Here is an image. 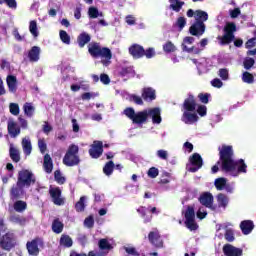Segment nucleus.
I'll return each mask as SVG.
<instances>
[{
	"instance_id": "obj_1",
	"label": "nucleus",
	"mask_w": 256,
	"mask_h": 256,
	"mask_svg": "<svg viewBox=\"0 0 256 256\" xmlns=\"http://www.w3.org/2000/svg\"><path fill=\"white\" fill-rule=\"evenodd\" d=\"M222 169L232 177H239L240 173H247V164L243 159L233 160V147L223 145L219 148Z\"/></svg>"
},
{
	"instance_id": "obj_2",
	"label": "nucleus",
	"mask_w": 256,
	"mask_h": 256,
	"mask_svg": "<svg viewBox=\"0 0 256 256\" xmlns=\"http://www.w3.org/2000/svg\"><path fill=\"white\" fill-rule=\"evenodd\" d=\"M124 115H126L128 119H131L133 123H136L138 125L145 123L148 117H151L152 123H155L156 125H159L162 121L161 109L159 108H149L137 113H135V110L133 108H126L124 110Z\"/></svg>"
},
{
	"instance_id": "obj_3",
	"label": "nucleus",
	"mask_w": 256,
	"mask_h": 256,
	"mask_svg": "<svg viewBox=\"0 0 256 256\" xmlns=\"http://www.w3.org/2000/svg\"><path fill=\"white\" fill-rule=\"evenodd\" d=\"M197 103H195V98L190 96L184 101L183 104V115L182 121L186 125H193V123H197L199 121V116H197Z\"/></svg>"
},
{
	"instance_id": "obj_4",
	"label": "nucleus",
	"mask_w": 256,
	"mask_h": 256,
	"mask_svg": "<svg viewBox=\"0 0 256 256\" xmlns=\"http://www.w3.org/2000/svg\"><path fill=\"white\" fill-rule=\"evenodd\" d=\"M195 21L196 23L190 27V34L196 37H201L205 33V21L209 19L207 12L203 10L195 11Z\"/></svg>"
},
{
	"instance_id": "obj_5",
	"label": "nucleus",
	"mask_w": 256,
	"mask_h": 256,
	"mask_svg": "<svg viewBox=\"0 0 256 256\" xmlns=\"http://www.w3.org/2000/svg\"><path fill=\"white\" fill-rule=\"evenodd\" d=\"M88 51L92 57H101L103 65H109L112 57L109 48H101L99 43L92 42L88 45Z\"/></svg>"
},
{
	"instance_id": "obj_6",
	"label": "nucleus",
	"mask_w": 256,
	"mask_h": 256,
	"mask_svg": "<svg viewBox=\"0 0 256 256\" xmlns=\"http://www.w3.org/2000/svg\"><path fill=\"white\" fill-rule=\"evenodd\" d=\"M78 153H79V146L75 144L70 145L67 153L63 158L64 165H67V167H75V165L80 163Z\"/></svg>"
},
{
	"instance_id": "obj_7",
	"label": "nucleus",
	"mask_w": 256,
	"mask_h": 256,
	"mask_svg": "<svg viewBox=\"0 0 256 256\" xmlns=\"http://www.w3.org/2000/svg\"><path fill=\"white\" fill-rule=\"evenodd\" d=\"M237 31V26L235 23H227L224 27V35L218 36V41H220V45H229L233 39H235V35H233Z\"/></svg>"
},
{
	"instance_id": "obj_8",
	"label": "nucleus",
	"mask_w": 256,
	"mask_h": 256,
	"mask_svg": "<svg viewBox=\"0 0 256 256\" xmlns=\"http://www.w3.org/2000/svg\"><path fill=\"white\" fill-rule=\"evenodd\" d=\"M35 183V176L29 170H22L19 172L18 176V186L19 187H29Z\"/></svg>"
},
{
	"instance_id": "obj_9",
	"label": "nucleus",
	"mask_w": 256,
	"mask_h": 256,
	"mask_svg": "<svg viewBox=\"0 0 256 256\" xmlns=\"http://www.w3.org/2000/svg\"><path fill=\"white\" fill-rule=\"evenodd\" d=\"M185 217V225L190 231H196L197 223L195 222V208L188 206L186 211L183 212Z\"/></svg>"
},
{
	"instance_id": "obj_10",
	"label": "nucleus",
	"mask_w": 256,
	"mask_h": 256,
	"mask_svg": "<svg viewBox=\"0 0 256 256\" xmlns=\"http://www.w3.org/2000/svg\"><path fill=\"white\" fill-rule=\"evenodd\" d=\"M193 43H195V38L186 36L182 42V51H185L186 53H193L194 55H199L203 49H200L197 46H193Z\"/></svg>"
},
{
	"instance_id": "obj_11",
	"label": "nucleus",
	"mask_w": 256,
	"mask_h": 256,
	"mask_svg": "<svg viewBox=\"0 0 256 256\" xmlns=\"http://www.w3.org/2000/svg\"><path fill=\"white\" fill-rule=\"evenodd\" d=\"M137 211L141 215L144 223H151L153 219L152 215H159V213H161V210H159V208L151 206H149L148 208L145 206L139 207ZM148 211L152 213V215L147 214Z\"/></svg>"
},
{
	"instance_id": "obj_12",
	"label": "nucleus",
	"mask_w": 256,
	"mask_h": 256,
	"mask_svg": "<svg viewBox=\"0 0 256 256\" xmlns=\"http://www.w3.org/2000/svg\"><path fill=\"white\" fill-rule=\"evenodd\" d=\"M203 167V158L198 153H194L189 158V163L187 164V169L191 173L199 171V168Z\"/></svg>"
},
{
	"instance_id": "obj_13",
	"label": "nucleus",
	"mask_w": 256,
	"mask_h": 256,
	"mask_svg": "<svg viewBox=\"0 0 256 256\" xmlns=\"http://www.w3.org/2000/svg\"><path fill=\"white\" fill-rule=\"evenodd\" d=\"M0 245L2 249H5L6 251L13 249V247H15V237L13 234L7 233L4 235L0 241Z\"/></svg>"
},
{
	"instance_id": "obj_14",
	"label": "nucleus",
	"mask_w": 256,
	"mask_h": 256,
	"mask_svg": "<svg viewBox=\"0 0 256 256\" xmlns=\"http://www.w3.org/2000/svg\"><path fill=\"white\" fill-rule=\"evenodd\" d=\"M89 155L92 159H99V156L103 155V142L94 141L89 149Z\"/></svg>"
},
{
	"instance_id": "obj_15",
	"label": "nucleus",
	"mask_w": 256,
	"mask_h": 256,
	"mask_svg": "<svg viewBox=\"0 0 256 256\" xmlns=\"http://www.w3.org/2000/svg\"><path fill=\"white\" fill-rule=\"evenodd\" d=\"M223 253L226 256H242L243 249L237 248L231 244H226L223 246Z\"/></svg>"
},
{
	"instance_id": "obj_16",
	"label": "nucleus",
	"mask_w": 256,
	"mask_h": 256,
	"mask_svg": "<svg viewBox=\"0 0 256 256\" xmlns=\"http://www.w3.org/2000/svg\"><path fill=\"white\" fill-rule=\"evenodd\" d=\"M129 53L134 59H141V57L145 55V49H143L141 45L133 44L129 48Z\"/></svg>"
},
{
	"instance_id": "obj_17",
	"label": "nucleus",
	"mask_w": 256,
	"mask_h": 256,
	"mask_svg": "<svg viewBox=\"0 0 256 256\" xmlns=\"http://www.w3.org/2000/svg\"><path fill=\"white\" fill-rule=\"evenodd\" d=\"M199 201L204 207L215 210L213 207V195L211 193H204L200 196Z\"/></svg>"
},
{
	"instance_id": "obj_18",
	"label": "nucleus",
	"mask_w": 256,
	"mask_h": 256,
	"mask_svg": "<svg viewBox=\"0 0 256 256\" xmlns=\"http://www.w3.org/2000/svg\"><path fill=\"white\" fill-rule=\"evenodd\" d=\"M41 55V48L39 46L32 47L28 52V59L32 63H37Z\"/></svg>"
},
{
	"instance_id": "obj_19",
	"label": "nucleus",
	"mask_w": 256,
	"mask_h": 256,
	"mask_svg": "<svg viewBox=\"0 0 256 256\" xmlns=\"http://www.w3.org/2000/svg\"><path fill=\"white\" fill-rule=\"evenodd\" d=\"M8 133L11 135V137H17V135L21 133L19 125H17V122H15L13 119L8 120Z\"/></svg>"
},
{
	"instance_id": "obj_20",
	"label": "nucleus",
	"mask_w": 256,
	"mask_h": 256,
	"mask_svg": "<svg viewBox=\"0 0 256 256\" xmlns=\"http://www.w3.org/2000/svg\"><path fill=\"white\" fill-rule=\"evenodd\" d=\"M39 243H41V240L39 239H35L27 243L29 255H39Z\"/></svg>"
},
{
	"instance_id": "obj_21",
	"label": "nucleus",
	"mask_w": 256,
	"mask_h": 256,
	"mask_svg": "<svg viewBox=\"0 0 256 256\" xmlns=\"http://www.w3.org/2000/svg\"><path fill=\"white\" fill-rule=\"evenodd\" d=\"M50 195L55 205H63V198H61V190L59 188H50Z\"/></svg>"
},
{
	"instance_id": "obj_22",
	"label": "nucleus",
	"mask_w": 256,
	"mask_h": 256,
	"mask_svg": "<svg viewBox=\"0 0 256 256\" xmlns=\"http://www.w3.org/2000/svg\"><path fill=\"white\" fill-rule=\"evenodd\" d=\"M255 225H253V221L251 220H244L240 224V229L244 235H249L251 231H253Z\"/></svg>"
},
{
	"instance_id": "obj_23",
	"label": "nucleus",
	"mask_w": 256,
	"mask_h": 256,
	"mask_svg": "<svg viewBox=\"0 0 256 256\" xmlns=\"http://www.w3.org/2000/svg\"><path fill=\"white\" fill-rule=\"evenodd\" d=\"M142 97L144 101H154L156 99L155 89L151 87L144 88L142 90Z\"/></svg>"
},
{
	"instance_id": "obj_24",
	"label": "nucleus",
	"mask_w": 256,
	"mask_h": 256,
	"mask_svg": "<svg viewBox=\"0 0 256 256\" xmlns=\"http://www.w3.org/2000/svg\"><path fill=\"white\" fill-rule=\"evenodd\" d=\"M149 241L151 242L152 245H155V247H163V241H161L159 232H150Z\"/></svg>"
},
{
	"instance_id": "obj_25",
	"label": "nucleus",
	"mask_w": 256,
	"mask_h": 256,
	"mask_svg": "<svg viewBox=\"0 0 256 256\" xmlns=\"http://www.w3.org/2000/svg\"><path fill=\"white\" fill-rule=\"evenodd\" d=\"M25 186H19V182H17L16 187H13L11 190V197L14 199H19V197H23L25 195V190H23Z\"/></svg>"
},
{
	"instance_id": "obj_26",
	"label": "nucleus",
	"mask_w": 256,
	"mask_h": 256,
	"mask_svg": "<svg viewBox=\"0 0 256 256\" xmlns=\"http://www.w3.org/2000/svg\"><path fill=\"white\" fill-rule=\"evenodd\" d=\"M6 81L9 91H11V93H15V91H17V77L9 75Z\"/></svg>"
},
{
	"instance_id": "obj_27",
	"label": "nucleus",
	"mask_w": 256,
	"mask_h": 256,
	"mask_svg": "<svg viewBox=\"0 0 256 256\" xmlns=\"http://www.w3.org/2000/svg\"><path fill=\"white\" fill-rule=\"evenodd\" d=\"M22 149L26 155H31V151H33V146L31 145V139H29V137H25L22 139Z\"/></svg>"
},
{
	"instance_id": "obj_28",
	"label": "nucleus",
	"mask_w": 256,
	"mask_h": 256,
	"mask_svg": "<svg viewBox=\"0 0 256 256\" xmlns=\"http://www.w3.org/2000/svg\"><path fill=\"white\" fill-rule=\"evenodd\" d=\"M10 157L15 163H19V161H21L19 149H17L13 144H10Z\"/></svg>"
},
{
	"instance_id": "obj_29",
	"label": "nucleus",
	"mask_w": 256,
	"mask_h": 256,
	"mask_svg": "<svg viewBox=\"0 0 256 256\" xmlns=\"http://www.w3.org/2000/svg\"><path fill=\"white\" fill-rule=\"evenodd\" d=\"M43 167L46 173H51L53 171V160L51 159V156H49V154H46L44 156Z\"/></svg>"
},
{
	"instance_id": "obj_30",
	"label": "nucleus",
	"mask_w": 256,
	"mask_h": 256,
	"mask_svg": "<svg viewBox=\"0 0 256 256\" xmlns=\"http://www.w3.org/2000/svg\"><path fill=\"white\" fill-rule=\"evenodd\" d=\"M77 41H78L79 47H83L84 45H87L89 41H91V36L86 32H83L78 36Z\"/></svg>"
},
{
	"instance_id": "obj_31",
	"label": "nucleus",
	"mask_w": 256,
	"mask_h": 256,
	"mask_svg": "<svg viewBox=\"0 0 256 256\" xmlns=\"http://www.w3.org/2000/svg\"><path fill=\"white\" fill-rule=\"evenodd\" d=\"M29 31L34 39L39 37V28L37 27V21L31 20L29 23Z\"/></svg>"
},
{
	"instance_id": "obj_32",
	"label": "nucleus",
	"mask_w": 256,
	"mask_h": 256,
	"mask_svg": "<svg viewBox=\"0 0 256 256\" xmlns=\"http://www.w3.org/2000/svg\"><path fill=\"white\" fill-rule=\"evenodd\" d=\"M217 203L218 207H223V209H225V207L229 205V197H227L225 194H218Z\"/></svg>"
},
{
	"instance_id": "obj_33",
	"label": "nucleus",
	"mask_w": 256,
	"mask_h": 256,
	"mask_svg": "<svg viewBox=\"0 0 256 256\" xmlns=\"http://www.w3.org/2000/svg\"><path fill=\"white\" fill-rule=\"evenodd\" d=\"M27 209V202L18 200L14 203V210L17 211V213H23Z\"/></svg>"
},
{
	"instance_id": "obj_34",
	"label": "nucleus",
	"mask_w": 256,
	"mask_h": 256,
	"mask_svg": "<svg viewBox=\"0 0 256 256\" xmlns=\"http://www.w3.org/2000/svg\"><path fill=\"white\" fill-rule=\"evenodd\" d=\"M214 185L217 189V191H223L227 185V179L226 178H217L214 182Z\"/></svg>"
},
{
	"instance_id": "obj_35",
	"label": "nucleus",
	"mask_w": 256,
	"mask_h": 256,
	"mask_svg": "<svg viewBox=\"0 0 256 256\" xmlns=\"http://www.w3.org/2000/svg\"><path fill=\"white\" fill-rule=\"evenodd\" d=\"M52 231L54 233H62L63 232V222L59 221V219H56L52 223Z\"/></svg>"
},
{
	"instance_id": "obj_36",
	"label": "nucleus",
	"mask_w": 256,
	"mask_h": 256,
	"mask_svg": "<svg viewBox=\"0 0 256 256\" xmlns=\"http://www.w3.org/2000/svg\"><path fill=\"white\" fill-rule=\"evenodd\" d=\"M163 51H164V53H175V51H177V46H175V44H173V42L167 41L163 45Z\"/></svg>"
},
{
	"instance_id": "obj_37",
	"label": "nucleus",
	"mask_w": 256,
	"mask_h": 256,
	"mask_svg": "<svg viewBox=\"0 0 256 256\" xmlns=\"http://www.w3.org/2000/svg\"><path fill=\"white\" fill-rule=\"evenodd\" d=\"M170 1V9H173V11L179 12L181 11V8L183 7L184 3L181 0H169Z\"/></svg>"
},
{
	"instance_id": "obj_38",
	"label": "nucleus",
	"mask_w": 256,
	"mask_h": 256,
	"mask_svg": "<svg viewBox=\"0 0 256 256\" xmlns=\"http://www.w3.org/2000/svg\"><path fill=\"white\" fill-rule=\"evenodd\" d=\"M60 245H62L63 247H72L73 239H71L69 235H62L60 238Z\"/></svg>"
},
{
	"instance_id": "obj_39",
	"label": "nucleus",
	"mask_w": 256,
	"mask_h": 256,
	"mask_svg": "<svg viewBox=\"0 0 256 256\" xmlns=\"http://www.w3.org/2000/svg\"><path fill=\"white\" fill-rule=\"evenodd\" d=\"M85 201H87V196H82L80 200L76 203L75 208L78 213L85 211Z\"/></svg>"
},
{
	"instance_id": "obj_40",
	"label": "nucleus",
	"mask_w": 256,
	"mask_h": 256,
	"mask_svg": "<svg viewBox=\"0 0 256 256\" xmlns=\"http://www.w3.org/2000/svg\"><path fill=\"white\" fill-rule=\"evenodd\" d=\"M242 81L243 83H248V85H251L252 83H254L255 77H253V74L249 72H243Z\"/></svg>"
},
{
	"instance_id": "obj_41",
	"label": "nucleus",
	"mask_w": 256,
	"mask_h": 256,
	"mask_svg": "<svg viewBox=\"0 0 256 256\" xmlns=\"http://www.w3.org/2000/svg\"><path fill=\"white\" fill-rule=\"evenodd\" d=\"M115 167V164L113 163V161H109L108 163H106V165L103 168V173H105L108 177L109 175L113 174V169Z\"/></svg>"
},
{
	"instance_id": "obj_42",
	"label": "nucleus",
	"mask_w": 256,
	"mask_h": 256,
	"mask_svg": "<svg viewBox=\"0 0 256 256\" xmlns=\"http://www.w3.org/2000/svg\"><path fill=\"white\" fill-rule=\"evenodd\" d=\"M23 109L25 115H27L28 117H32L33 113H35V107H33V104L31 103L24 104Z\"/></svg>"
},
{
	"instance_id": "obj_43",
	"label": "nucleus",
	"mask_w": 256,
	"mask_h": 256,
	"mask_svg": "<svg viewBox=\"0 0 256 256\" xmlns=\"http://www.w3.org/2000/svg\"><path fill=\"white\" fill-rule=\"evenodd\" d=\"M218 76L222 81H229V70L227 68H222L218 71Z\"/></svg>"
},
{
	"instance_id": "obj_44",
	"label": "nucleus",
	"mask_w": 256,
	"mask_h": 256,
	"mask_svg": "<svg viewBox=\"0 0 256 256\" xmlns=\"http://www.w3.org/2000/svg\"><path fill=\"white\" fill-rule=\"evenodd\" d=\"M60 39L62 42H64L66 45H69L71 43V37L65 30L60 31Z\"/></svg>"
},
{
	"instance_id": "obj_45",
	"label": "nucleus",
	"mask_w": 256,
	"mask_h": 256,
	"mask_svg": "<svg viewBox=\"0 0 256 256\" xmlns=\"http://www.w3.org/2000/svg\"><path fill=\"white\" fill-rule=\"evenodd\" d=\"M54 178H55V181H57V183H59L60 185H63V183H65V177L61 175V171L59 170H56L54 172Z\"/></svg>"
},
{
	"instance_id": "obj_46",
	"label": "nucleus",
	"mask_w": 256,
	"mask_h": 256,
	"mask_svg": "<svg viewBox=\"0 0 256 256\" xmlns=\"http://www.w3.org/2000/svg\"><path fill=\"white\" fill-rule=\"evenodd\" d=\"M88 15L91 19H97V17H99V10L96 7H90Z\"/></svg>"
},
{
	"instance_id": "obj_47",
	"label": "nucleus",
	"mask_w": 256,
	"mask_h": 256,
	"mask_svg": "<svg viewBox=\"0 0 256 256\" xmlns=\"http://www.w3.org/2000/svg\"><path fill=\"white\" fill-rule=\"evenodd\" d=\"M148 177H150L151 179H156V177L159 176V169L155 168V167H151L148 172H147Z\"/></svg>"
},
{
	"instance_id": "obj_48",
	"label": "nucleus",
	"mask_w": 256,
	"mask_h": 256,
	"mask_svg": "<svg viewBox=\"0 0 256 256\" xmlns=\"http://www.w3.org/2000/svg\"><path fill=\"white\" fill-rule=\"evenodd\" d=\"M99 247L102 250H109V249H111V244L109 243V241L107 239H101L99 241Z\"/></svg>"
},
{
	"instance_id": "obj_49",
	"label": "nucleus",
	"mask_w": 256,
	"mask_h": 256,
	"mask_svg": "<svg viewBox=\"0 0 256 256\" xmlns=\"http://www.w3.org/2000/svg\"><path fill=\"white\" fill-rule=\"evenodd\" d=\"M243 65H244V69L249 70L251 69V67L255 65V60L253 58H246L244 59Z\"/></svg>"
},
{
	"instance_id": "obj_50",
	"label": "nucleus",
	"mask_w": 256,
	"mask_h": 256,
	"mask_svg": "<svg viewBox=\"0 0 256 256\" xmlns=\"http://www.w3.org/2000/svg\"><path fill=\"white\" fill-rule=\"evenodd\" d=\"M157 157H159V159H163L164 161H167V159H169V152H167V150H158L156 152Z\"/></svg>"
},
{
	"instance_id": "obj_51",
	"label": "nucleus",
	"mask_w": 256,
	"mask_h": 256,
	"mask_svg": "<svg viewBox=\"0 0 256 256\" xmlns=\"http://www.w3.org/2000/svg\"><path fill=\"white\" fill-rule=\"evenodd\" d=\"M130 101H133V103H136V105H143V99H141L140 96H137L135 94H131L129 96Z\"/></svg>"
},
{
	"instance_id": "obj_52",
	"label": "nucleus",
	"mask_w": 256,
	"mask_h": 256,
	"mask_svg": "<svg viewBox=\"0 0 256 256\" xmlns=\"http://www.w3.org/2000/svg\"><path fill=\"white\" fill-rule=\"evenodd\" d=\"M95 225V220L93 219V216H89L84 220V226L88 229H91Z\"/></svg>"
},
{
	"instance_id": "obj_53",
	"label": "nucleus",
	"mask_w": 256,
	"mask_h": 256,
	"mask_svg": "<svg viewBox=\"0 0 256 256\" xmlns=\"http://www.w3.org/2000/svg\"><path fill=\"white\" fill-rule=\"evenodd\" d=\"M198 115H200V117H205V115H207V106L205 105H199L196 109Z\"/></svg>"
},
{
	"instance_id": "obj_54",
	"label": "nucleus",
	"mask_w": 256,
	"mask_h": 256,
	"mask_svg": "<svg viewBox=\"0 0 256 256\" xmlns=\"http://www.w3.org/2000/svg\"><path fill=\"white\" fill-rule=\"evenodd\" d=\"M9 109L12 115H19V104L11 103Z\"/></svg>"
},
{
	"instance_id": "obj_55",
	"label": "nucleus",
	"mask_w": 256,
	"mask_h": 256,
	"mask_svg": "<svg viewBox=\"0 0 256 256\" xmlns=\"http://www.w3.org/2000/svg\"><path fill=\"white\" fill-rule=\"evenodd\" d=\"M198 71H201L202 73H205L207 71V60L202 59L201 62L197 65Z\"/></svg>"
},
{
	"instance_id": "obj_56",
	"label": "nucleus",
	"mask_w": 256,
	"mask_h": 256,
	"mask_svg": "<svg viewBox=\"0 0 256 256\" xmlns=\"http://www.w3.org/2000/svg\"><path fill=\"white\" fill-rule=\"evenodd\" d=\"M211 85L216 89H221V87H223V81H221L219 78H215L211 81Z\"/></svg>"
},
{
	"instance_id": "obj_57",
	"label": "nucleus",
	"mask_w": 256,
	"mask_h": 256,
	"mask_svg": "<svg viewBox=\"0 0 256 256\" xmlns=\"http://www.w3.org/2000/svg\"><path fill=\"white\" fill-rule=\"evenodd\" d=\"M197 217L198 219H205L207 217V210L205 207H200L199 210L197 211Z\"/></svg>"
},
{
	"instance_id": "obj_58",
	"label": "nucleus",
	"mask_w": 256,
	"mask_h": 256,
	"mask_svg": "<svg viewBox=\"0 0 256 256\" xmlns=\"http://www.w3.org/2000/svg\"><path fill=\"white\" fill-rule=\"evenodd\" d=\"M229 14L231 19H237V17L241 15V9L235 8L233 10H229Z\"/></svg>"
},
{
	"instance_id": "obj_59",
	"label": "nucleus",
	"mask_w": 256,
	"mask_h": 256,
	"mask_svg": "<svg viewBox=\"0 0 256 256\" xmlns=\"http://www.w3.org/2000/svg\"><path fill=\"white\" fill-rule=\"evenodd\" d=\"M177 27H179L180 31L183 30V27L187 25V20L183 17H179L176 22Z\"/></svg>"
},
{
	"instance_id": "obj_60",
	"label": "nucleus",
	"mask_w": 256,
	"mask_h": 256,
	"mask_svg": "<svg viewBox=\"0 0 256 256\" xmlns=\"http://www.w3.org/2000/svg\"><path fill=\"white\" fill-rule=\"evenodd\" d=\"M38 147H39L41 153H45V151H47V144L45 143V140L39 139Z\"/></svg>"
},
{
	"instance_id": "obj_61",
	"label": "nucleus",
	"mask_w": 256,
	"mask_h": 256,
	"mask_svg": "<svg viewBox=\"0 0 256 256\" xmlns=\"http://www.w3.org/2000/svg\"><path fill=\"white\" fill-rule=\"evenodd\" d=\"M144 55L147 59H152V57H155V49L149 48L146 51H144Z\"/></svg>"
},
{
	"instance_id": "obj_62",
	"label": "nucleus",
	"mask_w": 256,
	"mask_h": 256,
	"mask_svg": "<svg viewBox=\"0 0 256 256\" xmlns=\"http://www.w3.org/2000/svg\"><path fill=\"white\" fill-rule=\"evenodd\" d=\"M100 81L104 85H109V83H111V79L109 78V75H107V74H101Z\"/></svg>"
},
{
	"instance_id": "obj_63",
	"label": "nucleus",
	"mask_w": 256,
	"mask_h": 256,
	"mask_svg": "<svg viewBox=\"0 0 256 256\" xmlns=\"http://www.w3.org/2000/svg\"><path fill=\"white\" fill-rule=\"evenodd\" d=\"M225 239L228 240L230 243L235 241V236L231 230H227L225 234Z\"/></svg>"
},
{
	"instance_id": "obj_64",
	"label": "nucleus",
	"mask_w": 256,
	"mask_h": 256,
	"mask_svg": "<svg viewBox=\"0 0 256 256\" xmlns=\"http://www.w3.org/2000/svg\"><path fill=\"white\" fill-rule=\"evenodd\" d=\"M12 221H13V223H18V225H25L26 220L23 217L17 216V217H13Z\"/></svg>"
}]
</instances>
